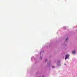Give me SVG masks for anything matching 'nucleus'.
<instances>
[{
	"label": "nucleus",
	"mask_w": 77,
	"mask_h": 77,
	"mask_svg": "<svg viewBox=\"0 0 77 77\" xmlns=\"http://www.w3.org/2000/svg\"><path fill=\"white\" fill-rule=\"evenodd\" d=\"M41 59H42V57H41Z\"/></svg>",
	"instance_id": "7"
},
{
	"label": "nucleus",
	"mask_w": 77,
	"mask_h": 77,
	"mask_svg": "<svg viewBox=\"0 0 77 77\" xmlns=\"http://www.w3.org/2000/svg\"><path fill=\"white\" fill-rule=\"evenodd\" d=\"M52 68H54V66H53L52 67Z\"/></svg>",
	"instance_id": "5"
},
{
	"label": "nucleus",
	"mask_w": 77,
	"mask_h": 77,
	"mask_svg": "<svg viewBox=\"0 0 77 77\" xmlns=\"http://www.w3.org/2000/svg\"><path fill=\"white\" fill-rule=\"evenodd\" d=\"M42 77H44V76H42Z\"/></svg>",
	"instance_id": "6"
},
{
	"label": "nucleus",
	"mask_w": 77,
	"mask_h": 77,
	"mask_svg": "<svg viewBox=\"0 0 77 77\" xmlns=\"http://www.w3.org/2000/svg\"><path fill=\"white\" fill-rule=\"evenodd\" d=\"M40 54H41V53H40Z\"/></svg>",
	"instance_id": "8"
},
{
	"label": "nucleus",
	"mask_w": 77,
	"mask_h": 77,
	"mask_svg": "<svg viewBox=\"0 0 77 77\" xmlns=\"http://www.w3.org/2000/svg\"><path fill=\"white\" fill-rule=\"evenodd\" d=\"M47 59H46V60H45V62H46V61H47Z\"/></svg>",
	"instance_id": "4"
},
{
	"label": "nucleus",
	"mask_w": 77,
	"mask_h": 77,
	"mask_svg": "<svg viewBox=\"0 0 77 77\" xmlns=\"http://www.w3.org/2000/svg\"><path fill=\"white\" fill-rule=\"evenodd\" d=\"M68 38H66V41H67V40H68Z\"/></svg>",
	"instance_id": "3"
},
{
	"label": "nucleus",
	"mask_w": 77,
	"mask_h": 77,
	"mask_svg": "<svg viewBox=\"0 0 77 77\" xmlns=\"http://www.w3.org/2000/svg\"><path fill=\"white\" fill-rule=\"evenodd\" d=\"M75 51H73L72 53L73 54H75Z\"/></svg>",
	"instance_id": "2"
},
{
	"label": "nucleus",
	"mask_w": 77,
	"mask_h": 77,
	"mask_svg": "<svg viewBox=\"0 0 77 77\" xmlns=\"http://www.w3.org/2000/svg\"><path fill=\"white\" fill-rule=\"evenodd\" d=\"M69 55H66V58H65V60H66V59H68V58L69 57Z\"/></svg>",
	"instance_id": "1"
}]
</instances>
